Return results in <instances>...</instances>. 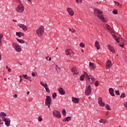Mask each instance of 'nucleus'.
I'll return each instance as SVG.
<instances>
[{
	"label": "nucleus",
	"mask_w": 127,
	"mask_h": 127,
	"mask_svg": "<svg viewBox=\"0 0 127 127\" xmlns=\"http://www.w3.org/2000/svg\"><path fill=\"white\" fill-rule=\"evenodd\" d=\"M124 106L125 108H126L127 109V102H125L124 104Z\"/></svg>",
	"instance_id": "44"
},
{
	"label": "nucleus",
	"mask_w": 127,
	"mask_h": 127,
	"mask_svg": "<svg viewBox=\"0 0 127 127\" xmlns=\"http://www.w3.org/2000/svg\"><path fill=\"white\" fill-rule=\"evenodd\" d=\"M79 46L80 47H82V48H84V47H85V44H84V43H81L79 44Z\"/></svg>",
	"instance_id": "35"
},
{
	"label": "nucleus",
	"mask_w": 127,
	"mask_h": 127,
	"mask_svg": "<svg viewBox=\"0 0 127 127\" xmlns=\"http://www.w3.org/2000/svg\"><path fill=\"white\" fill-rule=\"evenodd\" d=\"M108 49L110 50V51H111V52H112L113 54H115V50L114 48H113V47H112L111 45H108Z\"/></svg>",
	"instance_id": "19"
},
{
	"label": "nucleus",
	"mask_w": 127,
	"mask_h": 127,
	"mask_svg": "<svg viewBox=\"0 0 127 127\" xmlns=\"http://www.w3.org/2000/svg\"><path fill=\"white\" fill-rule=\"evenodd\" d=\"M40 83L41 85H42V86H43V87H44V88H45V86L47 85V83L44 84V82H43V81H40Z\"/></svg>",
	"instance_id": "28"
},
{
	"label": "nucleus",
	"mask_w": 127,
	"mask_h": 127,
	"mask_svg": "<svg viewBox=\"0 0 127 127\" xmlns=\"http://www.w3.org/2000/svg\"><path fill=\"white\" fill-rule=\"evenodd\" d=\"M89 66H91L93 68H95V67H96L94 63H92L91 62H89Z\"/></svg>",
	"instance_id": "32"
},
{
	"label": "nucleus",
	"mask_w": 127,
	"mask_h": 127,
	"mask_svg": "<svg viewBox=\"0 0 127 127\" xmlns=\"http://www.w3.org/2000/svg\"><path fill=\"white\" fill-rule=\"evenodd\" d=\"M95 46L96 47L97 49L99 50L100 48H101V46H100V44L98 41H96L95 43Z\"/></svg>",
	"instance_id": "22"
},
{
	"label": "nucleus",
	"mask_w": 127,
	"mask_h": 127,
	"mask_svg": "<svg viewBox=\"0 0 127 127\" xmlns=\"http://www.w3.org/2000/svg\"><path fill=\"white\" fill-rule=\"evenodd\" d=\"M56 49H57V50L58 49V47H57V48H56Z\"/></svg>",
	"instance_id": "64"
},
{
	"label": "nucleus",
	"mask_w": 127,
	"mask_h": 127,
	"mask_svg": "<svg viewBox=\"0 0 127 127\" xmlns=\"http://www.w3.org/2000/svg\"><path fill=\"white\" fill-rule=\"evenodd\" d=\"M92 93V89L91 88V85H88L85 89V95L86 96H90L91 93Z\"/></svg>",
	"instance_id": "9"
},
{
	"label": "nucleus",
	"mask_w": 127,
	"mask_h": 127,
	"mask_svg": "<svg viewBox=\"0 0 127 127\" xmlns=\"http://www.w3.org/2000/svg\"><path fill=\"white\" fill-rule=\"evenodd\" d=\"M22 76H21V75H20V76H19V78H20V79H22Z\"/></svg>",
	"instance_id": "60"
},
{
	"label": "nucleus",
	"mask_w": 127,
	"mask_h": 127,
	"mask_svg": "<svg viewBox=\"0 0 127 127\" xmlns=\"http://www.w3.org/2000/svg\"><path fill=\"white\" fill-rule=\"evenodd\" d=\"M22 82V78H20V83H21Z\"/></svg>",
	"instance_id": "55"
},
{
	"label": "nucleus",
	"mask_w": 127,
	"mask_h": 127,
	"mask_svg": "<svg viewBox=\"0 0 127 127\" xmlns=\"http://www.w3.org/2000/svg\"><path fill=\"white\" fill-rule=\"evenodd\" d=\"M28 80H29V81H30V82H32V80L31 79H30V78H29V79H28Z\"/></svg>",
	"instance_id": "59"
},
{
	"label": "nucleus",
	"mask_w": 127,
	"mask_h": 127,
	"mask_svg": "<svg viewBox=\"0 0 127 127\" xmlns=\"http://www.w3.org/2000/svg\"><path fill=\"white\" fill-rule=\"evenodd\" d=\"M112 65L113 64H112V61L110 60H108L106 64V68L109 69V68H111V67H112Z\"/></svg>",
	"instance_id": "13"
},
{
	"label": "nucleus",
	"mask_w": 127,
	"mask_h": 127,
	"mask_svg": "<svg viewBox=\"0 0 127 127\" xmlns=\"http://www.w3.org/2000/svg\"><path fill=\"white\" fill-rule=\"evenodd\" d=\"M23 77L24 79H26V80H29L30 79V77L29 76H27L26 74H23Z\"/></svg>",
	"instance_id": "26"
},
{
	"label": "nucleus",
	"mask_w": 127,
	"mask_h": 127,
	"mask_svg": "<svg viewBox=\"0 0 127 127\" xmlns=\"http://www.w3.org/2000/svg\"><path fill=\"white\" fill-rule=\"evenodd\" d=\"M94 85L95 86H96V87H98V86H99V81H95L94 83Z\"/></svg>",
	"instance_id": "37"
},
{
	"label": "nucleus",
	"mask_w": 127,
	"mask_h": 127,
	"mask_svg": "<svg viewBox=\"0 0 127 127\" xmlns=\"http://www.w3.org/2000/svg\"><path fill=\"white\" fill-rule=\"evenodd\" d=\"M116 95H118V96H120V91L119 90L115 91Z\"/></svg>",
	"instance_id": "41"
},
{
	"label": "nucleus",
	"mask_w": 127,
	"mask_h": 127,
	"mask_svg": "<svg viewBox=\"0 0 127 127\" xmlns=\"http://www.w3.org/2000/svg\"><path fill=\"white\" fill-rule=\"evenodd\" d=\"M3 122H4L5 126L7 127L10 126V119L8 118L1 117Z\"/></svg>",
	"instance_id": "6"
},
{
	"label": "nucleus",
	"mask_w": 127,
	"mask_h": 127,
	"mask_svg": "<svg viewBox=\"0 0 127 127\" xmlns=\"http://www.w3.org/2000/svg\"><path fill=\"white\" fill-rule=\"evenodd\" d=\"M2 37H3V36L2 35V34H0V40H1V39H2Z\"/></svg>",
	"instance_id": "48"
},
{
	"label": "nucleus",
	"mask_w": 127,
	"mask_h": 127,
	"mask_svg": "<svg viewBox=\"0 0 127 127\" xmlns=\"http://www.w3.org/2000/svg\"><path fill=\"white\" fill-rule=\"evenodd\" d=\"M77 3H82V0H76Z\"/></svg>",
	"instance_id": "40"
},
{
	"label": "nucleus",
	"mask_w": 127,
	"mask_h": 127,
	"mask_svg": "<svg viewBox=\"0 0 127 127\" xmlns=\"http://www.w3.org/2000/svg\"><path fill=\"white\" fill-rule=\"evenodd\" d=\"M66 52V55H69V56H71V55H72V54L73 53V52L72 51V50L69 49V50H66L65 51Z\"/></svg>",
	"instance_id": "21"
},
{
	"label": "nucleus",
	"mask_w": 127,
	"mask_h": 127,
	"mask_svg": "<svg viewBox=\"0 0 127 127\" xmlns=\"http://www.w3.org/2000/svg\"><path fill=\"white\" fill-rule=\"evenodd\" d=\"M58 91L61 95H65L66 94V92L65 91H64V89H63V88L62 87H59L58 88Z\"/></svg>",
	"instance_id": "14"
},
{
	"label": "nucleus",
	"mask_w": 127,
	"mask_h": 127,
	"mask_svg": "<svg viewBox=\"0 0 127 127\" xmlns=\"http://www.w3.org/2000/svg\"><path fill=\"white\" fill-rule=\"evenodd\" d=\"M47 60H48V61H50L51 60V58L48 57L46 58Z\"/></svg>",
	"instance_id": "47"
},
{
	"label": "nucleus",
	"mask_w": 127,
	"mask_h": 127,
	"mask_svg": "<svg viewBox=\"0 0 127 127\" xmlns=\"http://www.w3.org/2000/svg\"><path fill=\"white\" fill-rule=\"evenodd\" d=\"M75 31H75V30H73L72 31H71V32H72V33H74L75 32Z\"/></svg>",
	"instance_id": "58"
},
{
	"label": "nucleus",
	"mask_w": 127,
	"mask_h": 127,
	"mask_svg": "<svg viewBox=\"0 0 127 127\" xmlns=\"http://www.w3.org/2000/svg\"><path fill=\"white\" fill-rule=\"evenodd\" d=\"M16 36H18V37H22L24 35V34L21 32H16Z\"/></svg>",
	"instance_id": "20"
},
{
	"label": "nucleus",
	"mask_w": 127,
	"mask_h": 127,
	"mask_svg": "<svg viewBox=\"0 0 127 127\" xmlns=\"http://www.w3.org/2000/svg\"><path fill=\"white\" fill-rule=\"evenodd\" d=\"M12 46L17 52H21V47L16 43H13Z\"/></svg>",
	"instance_id": "5"
},
{
	"label": "nucleus",
	"mask_w": 127,
	"mask_h": 127,
	"mask_svg": "<svg viewBox=\"0 0 127 127\" xmlns=\"http://www.w3.org/2000/svg\"><path fill=\"white\" fill-rule=\"evenodd\" d=\"M107 122V120L106 119H100L99 120L100 124H106Z\"/></svg>",
	"instance_id": "24"
},
{
	"label": "nucleus",
	"mask_w": 127,
	"mask_h": 127,
	"mask_svg": "<svg viewBox=\"0 0 127 127\" xmlns=\"http://www.w3.org/2000/svg\"><path fill=\"white\" fill-rule=\"evenodd\" d=\"M125 97H126V94L125 93H122L121 94V95L120 96V98L121 99H124V98H125Z\"/></svg>",
	"instance_id": "34"
},
{
	"label": "nucleus",
	"mask_w": 127,
	"mask_h": 127,
	"mask_svg": "<svg viewBox=\"0 0 127 127\" xmlns=\"http://www.w3.org/2000/svg\"><path fill=\"white\" fill-rule=\"evenodd\" d=\"M69 121H71V117H67L65 119L63 120V122H69Z\"/></svg>",
	"instance_id": "23"
},
{
	"label": "nucleus",
	"mask_w": 127,
	"mask_h": 127,
	"mask_svg": "<svg viewBox=\"0 0 127 127\" xmlns=\"http://www.w3.org/2000/svg\"><path fill=\"white\" fill-rule=\"evenodd\" d=\"M45 105L46 106H48V108L50 109V105H51V103H48V104H46Z\"/></svg>",
	"instance_id": "43"
},
{
	"label": "nucleus",
	"mask_w": 127,
	"mask_h": 127,
	"mask_svg": "<svg viewBox=\"0 0 127 127\" xmlns=\"http://www.w3.org/2000/svg\"><path fill=\"white\" fill-rule=\"evenodd\" d=\"M12 21H15V22H17V20H16L15 19H13Z\"/></svg>",
	"instance_id": "54"
},
{
	"label": "nucleus",
	"mask_w": 127,
	"mask_h": 127,
	"mask_svg": "<svg viewBox=\"0 0 127 127\" xmlns=\"http://www.w3.org/2000/svg\"><path fill=\"white\" fill-rule=\"evenodd\" d=\"M71 71L73 73V74L74 76L76 75V76H79V72L76 70V68L75 67H72L71 68Z\"/></svg>",
	"instance_id": "15"
},
{
	"label": "nucleus",
	"mask_w": 127,
	"mask_h": 127,
	"mask_svg": "<svg viewBox=\"0 0 127 127\" xmlns=\"http://www.w3.org/2000/svg\"><path fill=\"white\" fill-rule=\"evenodd\" d=\"M0 125H3V122L1 119H0Z\"/></svg>",
	"instance_id": "46"
},
{
	"label": "nucleus",
	"mask_w": 127,
	"mask_h": 127,
	"mask_svg": "<svg viewBox=\"0 0 127 127\" xmlns=\"http://www.w3.org/2000/svg\"><path fill=\"white\" fill-rule=\"evenodd\" d=\"M99 105L100 107H105L106 106V104L103 102V99L102 97H99L98 98V101Z\"/></svg>",
	"instance_id": "10"
},
{
	"label": "nucleus",
	"mask_w": 127,
	"mask_h": 127,
	"mask_svg": "<svg viewBox=\"0 0 127 127\" xmlns=\"http://www.w3.org/2000/svg\"><path fill=\"white\" fill-rule=\"evenodd\" d=\"M62 114L63 115H64V116H65L66 115V110H65V109L63 110Z\"/></svg>",
	"instance_id": "38"
},
{
	"label": "nucleus",
	"mask_w": 127,
	"mask_h": 127,
	"mask_svg": "<svg viewBox=\"0 0 127 127\" xmlns=\"http://www.w3.org/2000/svg\"><path fill=\"white\" fill-rule=\"evenodd\" d=\"M109 93L112 97H115V93H114V89L113 88H110L109 89Z\"/></svg>",
	"instance_id": "18"
},
{
	"label": "nucleus",
	"mask_w": 127,
	"mask_h": 127,
	"mask_svg": "<svg viewBox=\"0 0 127 127\" xmlns=\"http://www.w3.org/2000/svg\"><path fill=\"white\" fill-rule=\"evenodd\" d=\"M8 72H11V69L10 68H8V69H7Z\"/></svg>",
	"instance_id": "50"
},
{
	"label": "nucleus",
	"mask_w": 127,
	"mask_h": 127,
	"mask_svg": "<svg viewBox=\"0 0 127 127\" xmlns=\"http://www.w3.org/2000/svg\"><path fill=\"white\" fill-rule=\"evenodd\" d=\"M30 93V92L29 91H28V92H27V95H29Z\"/></svg>",
	"instance_id": "57"
},
{
	"label": "nucleus",
	"mask_w": 127,
	"mask_h": 127,
	"mask_svg": "<svg viewBox=\"0 0 127 127\" xmlns=\"http://www.w3.org/2000/svg\"><path fill=\"white\" fill-rule=\"evenodd\" d=\"M38 120L39 122H42L43 121V119L41 118V116L39 117Z\"/></svg>",
	"instance_id": "36"
},
{
	"label": "nucleus",
	"mask_w": 127,
	"mask_h": 127,
	"mask_svg": "<svg viewBox=\"0 0 127 127\" xmlns=\"http://www.w3.org/2000/svg\"><path fill=\"white\" fill-rule=\"evenodd\" d=\"M4 81H6V78H4Z\"/></svg>",
	"instance_id": "63"
},
{
	"label": "nucleus",
	"mask_w": 127,
	"mask_h": 127,
	"mask_svg": "<svg viewBox=\"0 0 127 127\" xmlns=\"http://www.w3.org/2000/svg\"><path fill=\"white\" fill-rule=\"evenodd\" d=\"M0 116H1V118H4V117H6V115L5 113H4V112H1L0 114Z\"/></svg>",
	"instance_id": "29"
},
{
	"label": "nucleus",
	"mask_w": 127,
	"mask_h": 127,
	"mask_svg": "<svg viewBox=\"0 0 127 127\" xmlns=\"http://www.w3.org/2000/svg\"><path fill=\"white\" fill-rule=\"evenodd\" d=\"M114 3H115V4H116V5H119L120 4V3H119L118 2H117L116 1H114Z\"/></svg>",
	"instance_id": "45"
},
{
	"label": "nucleus",
	"mask_w": 127,
	"mask_h": 127,
	"mask_svg": "<svg viewBox=\"0 0 127 127\" xmlns=\"http://www.w3.org/2000/svg\"><path fill=\"white\" fill-rule=\"evenodd\" d=\"M67 10L69 15H70L71 16H73V15H74V12L73 11V10H72L71 8H67Z\"/></svg>",
	"instance_id": "16"
},
{
	"label": "nucleus",
	"mask_w": 127,
	"mask_h": 127,
	"mask_svg": "<svg viewBox=\"0 0 127 127\" xmlns=\"http://www.w3.org/2000/svg\"><path fill=\"white\" fill-rule=\"evenodd\" d=\"M18 26H19V27L20 28H22V29L24 31H26L27 30V27L26 26V25H25L23 24L19 23V24H18Z\"/></svg>",
	"instance_id": "12"
},
{
	"label": "nucleus",
	"mask_w": 127,
	"mask_h": 127,
	"mask_svg": "<svg viewBox=\"0 0 127 127\" xmlns=\"http://www.w3.org/2000/svg\"><path fill=\"white\" fill-rule=\"evenodd\" d=\"M44 88L47 93H50V90H49V89H48V85H47Z\"/></svg>",
	"instance_id": "30"
},
{
	"label": "nucleus",
	"mask_w": 127,
	"mask_h": 127,
	"mask_svg": "<svg viewBox=\"0 0 127 127\" xmlns=\"http://www.w3.org/2000/svg\"><path fill=\"white\" fill-rule=\"evenodd\" d=\"M72 101L73 103H74L75 104H78L79 101H80V99L75 97H72Z\"/></svg>",
	"instance_id": "17"
},
{
	"label": "nucleus",
	"mask_w": 127,
	"mask_h": 127,
	"mask_svg": "<svg viewBox=\"0 0 127 127\" xmlns=\"http://www.w3.org/2000/svg\"><path fill=\"white\" fill-rule=\"evenodd\" d=\"M16 39L17 41H18V42H19V43H21V44L25 43V42L23 40L19 39L18 38H16Z\"/></svg>",
	"instance_id": "25"
},
{
	"label": "nucleus",
	"mask_w": 127,
	"mask_h": 127,
	"mask_svg": "<svg viewBox=\"0 0 127 127\" xmlns=\"http://www.w3.org/2000/svg\"><path fill=\"white\" fill-rule=\"evenodd\" d=\"M28 1H29L30 2H31V0H28Z\"/></svg>",
	"instance_id": "62"
},
{
	"label": "nucleus",
	"mask_w": 127,
	"mask_h": 127,
	"mask_svg": "<svg viewBox=\"0 0 127 127\" xmlns=\"http://www.w3.org/2000/svg\"><path fill=\"white\" fill-rule=\"evenodd\" d=\"M2 45V43H1V40H0V47Z\"/></svg>",
	"instance_id": "52"
},
{
	"label": "nucleus",
	"mask_w": 127,
	"mask_h": 127,
	"mask_svg": "<svg viewBox=\"0 0 127 127\" xmlns=\"http://www.w3.org/2000/svg\"><path fill=\"white\" fill-rule=\"evenodd\" d=\"M85 76L87 79L86 80V83L87 84H92L94 83V81H96V79L92 77V76L88 75L87 73H85L84 74H82L80 77V81H84V78H85Z\"/></svg>",
	"instance_id": "1"
},
{
	"label": "nucleus",
	"mask_w": 127,
	"mask_h": 127,
	"mask_svg": "<svg viewBox=\"0 0 127 127\" xmlns=\"http://www.w3.org/2000/svg\"><path fill=\"white\" fill-rule=\"evenodd\" d=\"M14 1H15L16 2H19V3H20V0H13Z\"/></svg>",
	"instance_id": "49"
},
{
	"label": "nucleus",
	"mask_w": 127,
	"mask_h": 127,
	"mask_svg": "<svg viewBox=\"0 0 127 127\" xmlns=\"http://www.w3.org/2000/svg\"><path fill=\"white\" fill-rule=\"evenodd\" d=\"M113 37H114V39H115V40L118 43H119V42H120L121 41H122L123 43L119 44V46H120V47H121L122 48H124L125 47V44H124V42H125V39H124L123 38L120 39L119 38H117V36H113Z\"/></svg>",
	"instance_id": "4"
},
{
	"label": "nucleus",
	"mask_w": 127,
	"mask_h": 127,
	"mask_svg": "<svg viewBox=\"0 0 127 127\" xmlns=\"http://www.w3.org/2000/svg\"><path fill=\"white\" fill-rule=\"evenodd\" d=\"M36 73V72H32L31 74L32 77H35V76H36V75L35 74Z\"/></svg>",
	"instance_id": "42"
},
{
	"label": "nucleus",
	"mask_w": 127,
	"mask_h": 127,
	"mask_svg": "<svg viewBox=\"0 0 127 127\" xmlns=\"http://www.w3.org/2000/svg\"><path fill=\"white\" fill-rule=\"evenodd\" d=\"M94 14L95 16H97L99 19L102 20L103 22H107V20L104 18V15L103 14V12L99 10V9H94Z\"/></svg>",
	"instance_id": "2"
},
{
	"label": "nucleus",
	"mask_w": 127,
	"mask_h": 127,
	"mask_svg": "<svg viewBox=\"0 0 127 127\" xmlns=\"http://www.w3.org/2000/svg\"><path fill=\"white\" fill-rule=\"evenodd\" d=\"M53 114L54 115V117H55V118H57V119H61L62 115L60 112L56 110H54L53 111Z\"/></svg>",
	"instance_id": "8"
},
{
	"label": "nucleus",
	"mask_w": 127,
	"mask_h": 127,
	"mask_svg": "<svg viewBox=\"0 0 127 127\" xmlns=\"http://www.w3.org/2000/svg\"><path fill=\"white\" fill-rule=\"evenodd\" d=\"M81 52L82 53H84V49H81Z\"/></svg>",
	"instance_id": "56"
},
{
	"label": "nucleus",
	"mask_w": 127,
	"mask_h": 127,
	"mask_svg": "<svg viewBox=\"0 0 127 127\" xmlns=\"http://www.w3.org/2000/svg\"><path fill=\"white\" fill-rule=\"evenodd\" d=\"M43 32H44V27L43 26H40L36 30V33L38 36H42L43 35Z\"/></svg>",
	"instance_id": "3"
},
{
	"label": "nucleus",
	"mask_w": 127,
	"mask_h": 127,
	"mask_svg": "<svg viewBox=\"0 0 127 127\" xmlns=\"http://www.w3.org/2000/svg\"><path fill=\"white\" fill-rule=\"evenodd\" d=\"M16 11L17 12H19V13H21L24 11V6L22 5H18L17 7L15 9Z\"/></svg>",
	"instance_id": "7"
},
{
	"label": "nucleus",
	"mask_w": 127,
	"mask_h": 127,
	"mask_svg": "<svg viewBox=\"0 0 127 127\" xmlns=\"http://www.w3.org/2000/svg\"><path fill=\"white\" fill-rule=\"evenodd\" d=\"M105 108L107 109L108 111H111V108L110 107V105H109V104H107L105 106Z\"/></svg>",
	"instance_id": "31"
},
{
	"label": "nucleus",
	"mask_w": 127,
	"mask_h": 127,
	"mask_svg": "<svg viewBox=\"0 0 127 127\" xmlns=\"http://www.w3.org/2000/svg\"><path fill=\"white\" fill-rule=\"evenodd\" d=\"M52 97L55 100V99H56V97H57V93H56V92H54L53 94H52Z\"/></svg>",
	"instance_id": "27"
},
{
	"label": "nucleus",
	"mask_w": 127,
	"mask_h": 127,
	"mask_svg": "<svg viewBox=\"0 0 127 127\" xmlns=\"http://www.w3.org/2000/svg\"><path fill=\"white\" fill-rule=\"evenodd\" d=\"M112 13L113 14H118V10L117 9H114Z\"/></svg>",
	"instance_id": "33"
},
{
	"label": "nucleus",
	"mask_w": 127,
	"mask_h": 127,
	"mask_svg": "<svg viewBox=\"0 0 127 127\" xmlns=\"http://www.w3.org/2000/svg\"><path fill=\"white\" fill-rule=\"evenodd\" d=\"M51 102H52V98L50 96H47L45 99V104H51Z\"/></svg>",
	"instance_id": "11"
},
{
	"label": "nucleus",
	"mask_w": 127,
	"mask_h": 127,
	"mask_svg": "<svg viewBox=\"0 0 127 127\" xmlns=\"http://www.w3.org/2000/svg\"><path fill=\"white\" fill-rule=\"evenodd\" d=\"M14 97L15 98H17V94H15V95H14Z\"/></svg>",
	"instance_id": "53"
},
{
	"label": "nucleus",
	"mask_w": 127,
	"mask_h": 127,
	"mask_svg": "<svg viewBox=\"0 0 127 127\" xmlns=\"http://www.w3.org/2000/svg\"><path fill=\"white\" fill-rule=\"evenodd\" d=\"M56 68L57 70L58 69H59L60 70V67H59V66H58V65H56Z\"/></svg>",
	"instance_id": "51"
},
{
	"label": "nucleus",
	"mask_w": 127,
	"mask_h": 127,
	"mask_svg": "<svg viewBox=\"0 0 127 127\" xmlns=\"http://www.w3.org/2000/svg\"><path fill=\"white\" fill-rule=\"evenodd\" d=\"M106 26L107 27V29H108V30H111V29H112L110 25L106 24Z\"/></svg>",
	"instance_id": "39"
},
{
	"label": "nucleus",
	"mask_w": 127,
	"mask_h": 127,
	"mask_svg": "<svg viewBox=\"0 0 127 127\" xmlns=\"http://www.w3.org/2000/svg\"><path fill=\"white\" fill-rule=\"evenodd\" d=\"M6 68L7 69H8V68H9V67H8V66L7 65H6Z\"/></svg>",
	"instance_id": "61"
}]
</instances>
